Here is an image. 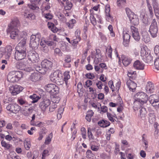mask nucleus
<instances>
[{
    "mask_svg": "<svg viewBox=\"0 0 159 159\" xmlns=\"http://www.w3.org/2000/svg\"><path fill=\"white\" fill-rule=\"evenodd\" d=\"M106 20L108 21H113V17L111 16L110 14L109 15H106Z\"/></svg>",
    "mask_w": 159,
    "mask_h": 159,
    "instance_id": "obj_63",
    "label": "nucleus"
},
{
    "mask_svg": "<svg viewBox=\"0 0 159 159\" xmlns=\"http://www.w3.org/2000/svg\"><path fill=\"white\" fill-rule=\"evenodd\" d=\"M50 104L51 102L49 99H44L39 103V107L42 111L44 112Z\"/></svg>",
    "mask_w": 159,
    "mask_h": 159,
    "instance_id": "obj_9",
    "label": "nucleus"
},
{
    "mask_svg": "<svg viewBox=\"0 0 159 159\" xmlns=\"http://www.w3.org/2000/svg\"><path fill=\"white\" fill-rule=\"evenodd\" d=\"M131 59L128 57H124L122 59V62L125 66H127L130 63Z\"/></svg>",
    "mask_w": 159,
    "mask_h": 159,
    "instance_id": "obj_32",
    "label": "nucleus"
},
{
    "mask_svg": "<svg viewBox=\"0 0 159 159\" xmlns=\"http://www.w3.org/2000/svg\"><path fill=\"white\" fill-rule=\"evenodd\" d=\"M126 13L131 24L137 25L139 24V20L137 15L134 14L130 9L128 8H125Z\"/></svg>",
    "mask_w": 159,
    "mask_h": 159,
    "instance_id": "obj_3",
    "label": "nucleus"
},
{
    "mask_svg": "<svg viewBox=\"0 0 159 159\" xmlns=\"http://www.w3.org/2000/svg\"><path fill=\"white\" fill-rule=\"evenodd\" d=\"M14 73V71H12L9 73L7 76L8 81L12 83L18 81V79L16 78Z\"/></svg>",
    "mask_w": 159,
    "mask_h": 159,
    "instance_id": "obj_21",
    "label": "nucleus"
},
{
    "mask_svg": "<svg viewBox=\"0 0 159 159\" xmlns=\"http://www.w3.org/2000/svg\"><path fill=\"white\" fill-rule=\"evenodd\" d=\"M125 1L126 0H117V6L120 7H123L125 3Z\"/></svg>",
    "mask_w": 159,
    "mask_h": 159,
    "instance_id": "obj_40",
    "label": "nucleus"
},
{
    "mask_svg": "<svg viewBox=\"0 0 159 159\" xmlns=\"http://www.w3.org/2000/svg\"><path fill=\"white\" fill-rule=\"evenodd\" d=\"M29 98L32 100V102L33 103L37 102L40 98L39 96H37L36 94H34L33 95L30 96Z\"/></svg>",
    "mask_w": 159,
    "mask_h": 159,
    "instance_id": "obj_33",
    "label": "nucleus"
},
{
    "mask_svg": "<svg viewBox=\"0 0 159 159\" xmlns=\"http://www.w3.org/2000/svg\"><path fill=\"white\" fill-rule=\"evenodd\" d=\"M6 108L10 111L16 114L20 110V107L16 104H10Z\"/></svg>",
    "mask_w": 159,
    "mask_h": 159,
    "instance_id": "obj_10",
    "label": "nucleus"
},
{
    "mask_svg": "<svg viewBox=\"0 0 159 159\" xmlns=\"http://www.w3.org/2000/svg\"><path fill=\"white\" fill-rule=\"evenodd\" d=\"M145 107V106H143L141 105V107H140L138 109L135 108H134L135 110H137L139 108H140L141 107V109L140 110V117L143 120H144L145 119V118L146 116V114L147 113L146 109L144 107Z\"/></svg>",
    "mask_w": 159,
    "mask_h": 159,
    "instance_id": "obj_24",
    "label": "nucleus"
},
{
    "mask_svg": "<svg viewBox=\"0 0 159 159\" xmlns=\"http://www.w3.org/2000/svg\"><path fill=\"white\" fill-rule=\"evenodd\" d=\"M52 6V4L49 2H45L42 5L41 7L42 10L44 11L45 10H48Z\"/></svg>",
    "mask_w": 159,
    "mask_h": 159,
    "instance_id": "obj_28",
    "label": "nucleus"
},
{
    "mask_svg": "<svg viewBox=\"0 0 159 159\" xmlns=\"http://www.w3.org/2000/svg\"><path fill=\"white\" fill-rule=\"evenodd\" d=\"M158 31L157 23L155 19H153L150 26L149 32L153 38L157 36Z\"/></svg>",
    "mask_w": 159,
    "mask_h": 159,
    "instance_id": "obj_5",
    "label": "nucleus"
},
{
    "mask_svg": "<svg viewBox=\"0 0 159 159\" xmlns=\"http://www.w3.org/2000/svg\"><path fill=\"white\" fill-rule=\"evenodd\" d=\"M154 65L156 69L159 70V57L157 58L155 60Z\"/></svg>",
    "mask_w": 159,
    "mask_h": 159,
    "instance_id": "obj_53",
    "label": "nucleus"
},
{
    "mask_svg": "<svg viewBox=\"0 0 159 159\" xmlns=\"http://www.w3.org/2000/svg\"><path fill=\"white\" fill-rule=\"evenodd\" d=\"M126 84L129 90L133 92L134 91L137 86L136 84L130 80L127 81Z\"/></svg>",
    "mask_w": 159,
    "mask_h": 159,
    "instance_id": "obj_25",
    "label": "nucleus"
},
{
    "mask_svg": "<svg viewBox=\"0 0 159 159\" xmlns=\"http://www.w3.org/2000/svg\"><path fill=\"white\" fill-rule=\"evenodd\" d=\"M54 55L55 56H62V53L59 48H57L54 50Z\"/></svg>",
    "mask_w": 159,
    "mask_h": 159,
    "instance_id": "obj_45",
    "label": "nucleus"
},
{
    "mask_svg": "<svg viewBox=\"0 0 159 159\" xmlns=\"http://www.w3.org/2000/svg\"><path fill=\"white\" fill-rule=\"evenodd\" d=\"M26 52L16 51L15 54V58L17 60H21L25 58Z\"/></svg>",
    "mask_w": 159,
    "mask_h": 159,
    "instance_id": "obj_15",
    "label": "nucleus"
},
{
    "mask_svg": "<svg viewBox=\"0 0 159 159\" xmlns=\"http://www.w3.org/2000/svg\"><path fill=\"white\" fill-rule=\"evenodd\" d=\"M18 102L21 105H24L27 104V102L25 100L22 98L18 99Z\"/></svg>",
    "mask_w": 159,
    "mask_h": 159,
    "instance_id": "obj_54",
    "label": "nucleus"
},
{
    "mask_svg": "<svg viewBox=\"0 0 159 159\" xmlns=\"http://www.w3.org/2000/svg\"><path fill=\"white\" fill-rule=\"evenodd\" d=\"M40 78L39 75L36 73H34L31 74L30 78L33 81L36 82Z\"/></svg>",
    "mask_w": 159,
    "mask_h": 159,
    "instance_id": "obj_30",
    "label": "nucleus"
},
{
    "mask_svg": "<svg viewBox=\"0 0 159 159\" xmlns=\"http://www.w3.org/2000/svg\"><path fill=\"white\" fill-rule=\"evenodd\" d=\"M100 52L99 49H97L96 53L93 52H91V57L92 58H94V62L95 64H97L101 60Z\"/></svg>",
    "mask_w": 159,
    "mask_h": 159,
    "instance_id": "obj_12",
    "label": "nucleus"
},
{
    "mask_svg": "<svg viewBox=\"0 0 159 159\" xmlns=\"http://www.w3.org/2000/svg\"><path fill=\"white\" fill-rule=\"evenodd\" d=\"M52 137V133H51L50 134L48 135V137L46 139L45 144H48L50 143L51 141V139Z\"/></svg>",
    "mask_w": 159,
    "mask_h": 159,
    "instance_id": "obj_39",
    "label": "nucleus"
},
{
    "mask_svg": "<svg viewBox=\"0 0 159 159\" xmlns=\"http://www.w3.org/2000/svg\"><path fill=\"white\" fill-rule=\"evenodd\" d=\"M6 51L7 52V54L9 57L11 54L12 51V47L10 45H8L6 47Z\"/></svg>",
    "mask_w": 159,
    "mask_h": 159,
    "instance_id": "obj_44",
    "label": "nucleus"
},
{
    "mask_svg": "<svg viewBox=\"0 0 159 159\" xmlns=\"http://www.w3.org/2000/svg\"><path fill=\"white\" fill-rule=\"evenodd\" d=\"M65 61L66 63H69L71 61V58L69 55L66 56L65 57Z\"/></svg>",
    "mask_w": 159,
    "mask_h": 159,
    "instance_id": "obj_59",
    "label": "nucleus"
},
{
    "mask_svg": "<svg viewBox=\"0 0 159 159\" xmlns=\"http://www.w3.org/2000/svg\"><path fill=\"white\" fill-rule=\"evenodd\" d=\"M16 67L17 69L22 70H25L26 68L24 64L22 62L17 63L16 65Z\"/></svg>",
    "mask_w": 159,
    "mask_h": 159,
    "instance_id": "obj_35",
    "label": "nucleus"
},
{
    "mask_svg": "<svg viewBox=\"0 0 159 159\" xmlns=\"http://www.w3.org/2000/svg\"><path fill=\"white\" fill-rule=\"evenodd\" d=\"M20 36L21 38H22V39L21 40V41H25L26 42V41L27 39V33L25 32H22L20 33Z\"/></svg>",
    "mask_w": 159,
    "mask_h": 159,
    "instance_id": "obj_36",
    "label": "nucleus"
},
{
    "mask_svg": "<svg viewBox=\"0 0 159 159\" xmlns=\"http://www.w3.org/2000/svg\"><path fill=\"white\" fill-rule=\"evenodd\" d=\"M12 99L11 97H5L4 100L3 102L5 103H9L10 102H12Z\"/></svg>",
    "mask_w": 159,
    "mask_h": 159,
    "instance_id": "obj_52",
    "label": "nucleus"
},
{
    "mask_svg": "<svg viewBox=\"0 0 159 159\" xmlns=\"http://www.w3.org/2000/svg\"><path fill=\"white\" fill-rule=\"evenodd\" d=\"M142 37V39L146 43H148L150 41L149 35L146 31H142L141 33Z\"/></svg>",
    "mask_w": 159,
    "mask_h": 159,
    "instance_id": "obj_26",
    "label": "nucleus"
},
{
    "mask_svg": "<svg viewBox=\"0 0 159 159\" xmlns=\"http://www.w3.org/2000/svg\"><path fill=\"white\" fill-rule=\"evenodd\" d=\"M64 80L66 84L67 85V80L69 79L70 78V76L69 74V72H66L64 73Z\"/></svg>",
    "mask_w": 159,
    "mask_h": 159,
    "instance_id": "obj_37",
    "label": "nucleus"
},
{
    "mask_svg": "<svg viewBox=\"0 0 159 159\" xmlns=\"http://www.w3.org/2000/svg\"><path fill=\"white\" fill-rule=\"evenodd\" d=\"M154 52L157 55L159 54V46H156L154 49Z\"/></svg>",
    "mask_w": 159,
    "mask_h": 159,
    "instance_id": "obj_60",
    "label": "nucleus"
},
{
    "mask_svg": "<svg viewBox=\"0 0 159 159\" xmlns=\"http://www.w3.org/2000/svg\"><path fill=\"white\" fill-rule=\"evenodd\" d=\"M156 120L155 116L153 112L149 114V121L151 124L153 123Z\"/></svg>",
    "mask_w": 159,
    "mask_h": 159,
    "instance_id": "obj_31",
    "label": "nucleus"
},
{
    "mask_svg": "<svg viewBox=\"0 0 159 159\" xmlns=\"http://www.w3.org/2000/svg\"><path fill=\"white\" fill-rule=\"evenodd\" d=\"M19 25V21L17 19H14L11 23L8 25V28L7 30V33L10 34V37L12 39H15L16 37L18 39L20 38L19 37V30L17 29Z\"/></svg>",
    "mask_w": 159,
    "mask_h": 159,
    "instance_id": "obj_2",
    "label": "nucleus"
},
{
    "mask_svg": "<svg viewBox=\"0 0 159 159\" xmlns=\"http://www.w3.org/2000/svg\"><path fill=\"white\" fill-rule=\"evenodd\" d=\"M14 74L16 77V78L18 79V81L22 78L23 76V74L21 71H14Z\"/></svg>",
    "mask_w": 159,
    "mask_h": 159,
    "instance_id": "obj_38",
    "label": "nucleus"
},
{
    "mask_svg": "<svg viewBox=\"0 0 159 159\" xmlns=\"http://www.w3.org/2000/svg\"><path fill=\"white\" fill-rule=\"evenodd\" d=\"M54 43L52 41L46 40V44L48 46H51L54 45Z\"/></svg>",
    "mask_w": 159,
    "mask_h": 159,
    "instance_id": "obj_64",
    "label": "nucleus"
},
{
    "mask_svg": "<svg viewBox=\"0 0 159 159\" xmlns=\"http://www.w3.org/2000/svg\"><path fill=\"white\" fill-rule=\"evenodd\" d=\"M130 29L132 33V37L136 41H139L140 39V36L138 29L133 26L130 27Z\"/></svg>",
    "mask_w": 159,
    "mask_h": 159,
    "instance_id": "obj_11",
    "label": "nucleus"
},
{
    "mask_svg": "<svg viewBox=\"0 0 159 159\" xmlns=\"http://www.w3.org/2000/svg\"><path fill=\"white\" fill-rule=\"evenodd\" d=\"M48 151L47 150H45L43 151L42 154V159H45V157L49 155Z\"/></svg>",
    "mask_w": 159,
    "mask_h": 159,
    "instance_id": "obj_50",
    "label": "nucleus"
},
{
    "mask_svg": "<svg viewBox=\"0 0 159 159\" xmlns=\"http://www.w3.org/2000/svg\"><path fill=\"white\" fill-rule=\"evenodd\" d=\"M51 25L50 24H48V28H51V30L54 33L57 32V29L54 26V24L51 23Z\"/></svg>",
    "mask_w": 159,
    "mask_h": 159,
    "instance_id": "obj_46",
    "label": "nucleus"
},
{
    "mask_svg": "<svg viewBox=\"0 0 159 159\" xmlns=\"http://www.w3.org/2000/svg\"><path fill=\"white\" fill-rule=\"evenodd\" d=\"M51 97L52 102L55 103H58L60 100V98L58 94L51 95Z\"/></svg>",
    "mask_w": 159,
    "mask_h": 159,
    "instance_id": "obj_29",
    "label": "nucleus"
},
{
    "mask_svg": "<svg viewBox=\"0 0 159 159\" xmlns=\"http://www.w3.org/2000/svg\"><path fill=\"white\" fill-rule=\"evenodd\" d=\"M23 89V87L19 85H16L10 88V92L12 95H16L18 94Z\"/></svg>",
    "mask_w": 159,
    "mask_h": 159,
    "instance_id": "obj_13",
    "label": "nucleus"
},
{
    "mask_svg": "<svg viewBox=\"0 0 159 159\" xmlns=\"http://www.w3.org/2000/svg\"><path fill=\"white\" fill-rule=\"evenodd\" d=\"M81 131L83 138L84 139H85L86 136L85 129L84 127L82 128L81 129Z\"/></svg>",
    "mask_w": 159,
    "mask_h": 159,
    "instance_id": "obj_49",
    "label": "nucleus"
},
{
    "mask_svg": "<svg viewBox=\"0 0 159 159\" xmlns=\"http://www.w3.org/2000/svg\"><path fill=\"white\" fill-rule=\"evenodd\" d=\"M28 59L33 63L37 62L39 59L38 54L34 51H30L28 52Z\"/></svg>",
    "mask_w": 159,
    "mask_h": 159,
    "instance_id": "obj_7",
    "label": "nucleus"
},
{
    "mask_svg": "<svg viewBox=\"0 0 159 159\" xmlns=\"http://www.w3.org/2000/svg\"><path fill=\"white\" fill-rule=\"evenodd\" d=\"M123 44L125 47H127L129 42L130 36L126 31L123 32Z\"/></svg>",
    "mask_w": 159,
    "mask_h": 159,
    "instance_id": "obj_19",
    "label": "nucleus"
},
{
    "mask_svg": "<svg viewBox=\"0 0 159 159\" xmlns=\"http://www.w3.org/2000/svg\"><path fill=\"white\" fill-rule=\"evenodd\" d=\"M16 51L26 52V42L20 41L16 47Z\"/></svg>",
    "mask_w": 159,
    "mask_h": 159,
    "instance_id": "obj_16",
    "label": "nucleus"
},
{
    "mask_svg": "<svg viewBox=\"0 0 159 159\" xmlns=\"http://www.w3.org/2000/svg\"><path fill=\"white\" fill-rule=\"evenodd\" d=\"M41 38V35L39 34L32 35L31 36L30 45L33 49L38 48Z\"/></svg>",
    "mask_w": 159,
    "mask_h": 159,
    "instance_id": "obj_4",
    "label": "nucleus"
},
{
    "mask_svg": "<svg viewBox=\"0 0 159 159\" xmlns=\"http://www.w3.org/2000/svg\"><path fill=\"white\" fill-rule=\"evenodd\" d=\"M106 54H107L108 57L111 58V54L112 52V49L111 46L109 47V48L106 49Z\"/></svg>",
    "mask_w": 159,
    "mask_h": 159,
    "instance_id": "obj_43",
    "label": "nucleus"
},
{
    "mask_svg": "<svg viewBox=\"0 0 159 159\" xmlns=\"http://www.w3.org/2000/svg\"><path fill=\"white\" fill-rule=\"evenodd\" d=\"M25 147L27 150H28L31 147L30 143L29 140H25L24 142Z\"/></svg>",
    "mask_w": 159,
    "mask_h": 159,
    "instance_id": "obj_41",
    "label": "nucleus"
},
{
    "mask_svg": "<svg viewBox=\"0 0 159 159\" xmlns=\"http://www.w3.org/2000/svg\"><path fill=\"white\" fill-rule=\"evenodd\" d=\"M145 89L146 92L148 93H153L154 90L153 84L151 82H147L145 87Z\"/></svg>",
    "mask_w": 159,
    "mask_h": 159,
    "instance_id": "obj_20",
    "label": "nucleus"
},
{
    "mask_svg": "<svg viewBox=\"0 0 159 159\" xmlns=\"http://www.w3.org/2000/svg\"><path fill=\"white\" fill-rule=\"evenodd\" d=\"M57 107V105L55 103L52 102L49 106V111L50 112L54 111Z\"/></svg>",
    "mask_w": 159,
    "mask_h": 159,
    "instance_id": "obj_42",
    "label": "nucleus"
},
{
    "mask_svg": "<svg viewBox=\"0 0 159 159\" xmlns=\"http://www.w3.org/2000/svg\"><path fill=\"white\" fill-rule=\"evenodd\" d=\"M64 7V9L66 10H70L72 7V3L70 1H67L65 2V5H63Z\"/></svg>",
    "mask_w": 159,
    "mask_h": 159,
    "instance_id": "obj_34",
    "label": "nucleus"
},
{
    "mask_svg": "<svg viewBox=\"0 0 159 159\" xmlns=\"http://www.w3.org/2000/svg\"><path fill=\"white\" fill-rule=\"evenodd\" d=\"M87 157L88 158H91L93 156V154L90 150H88L86 152Z\"/></svg>",
    "mask_w": 159,
    "mask_h": 159,
    "instance_id": "obj_51",
    "label": "nucleus"
},
{
    "mask_svg": "<svg viewBox=\"0 0 159 159\" xmlns=\"http://www.w3.org/2000/svg\"><path fill=\"white\" fill-rule=\"evenodd\" d=\"M90 19L93 25H96V20L93 16H91L90 17Z\"/></svg>",
    "mask_w": 159,
    "mask_h": 159,
    "instance_id": "obj_56",
    "label": "nucleus"
},
{
    "mask_svg": "<svg viewBox=\"0 0 159 159\" xmlns=\"http://www.w3.org/2000/svg\"><path fill=\"white\" fill-rule=\"evenodd\" d=\"M1 143L2 146L5 147L7 149H9L11 146V145L8 143H6L5 141H2Z\"/></svg>",
    "mask_w": 159,
    "mask_h": 159,
    "instance_id": "obj_47",
    "label": "nucleus"
},
{
    "mask_svg": "<svg viewBox=\"0 0 159 159\" xmlns=\"http://www.w3.org/2000/svg\"><path fill=\"white\" fill-rule=\"evenodd\" d=\"M83 86L81 83L79 82L77 85V91L78 93L81 92V90L82 89Z\"/></svg>",
    "mask_w": 159,
    "mask_h": 159,
    "instance_id": "obj_55",
    "label": "nucleus"
},
{
    "mask_svg": "<svg viewBox=\"0 0 159 159\" xmlns=\"http://www.w3.org/2000/svg\"><path fill=\"white\" fill-rule=\"evenodd\" d=\"M101 112L105 113L107 111V107L105 106H103L101 107Z\"/></svg>",
    "mask_w": 159,
    "mask_h": 159,
    "instance_id": "obj_58",
    "label": "nucleus"
},
{
    "mask_svg": "<svg viewBox=\"0 0 159 159\" xmlns=\"http://www.w3.org/2000/svg\"><path fill=\"white\" fill-rule=\"evenodd\" d=\"M80 31L77 30L75 32V35L73 37V40L71 41L72 45L75 46L77 44L80 40L81 38L80 37Z\"/></svg>",
    "mask_w": 159,
    "mask_h": 159,
    "instance_id": "obj_17",
    "label": "nucleus"
},
{
    "mask_svg": "<svg viewBox=\"0 0 159 159\" xmlns=\"http://www.w3.org/2000/svg\"><path fill=\"white\" fill-rule=\"evenodd\" d=\"M45 89L49 92L51 95L58 94L59 92V88L55 84H48L45 87Z\"/></svg>",
    "mask_w": 159,
    "mask_h": 159,
    "instance_id": "obj_6",
    "label": "nucleus"
},
{
    "mask_svg": "<svg viewBox=\"0 0 159 159\" xmlns=\"http://www.w3.org/2000/svg\"><path fill=\"white\" fill-rule=\"evenodd\" d=\"M150 103L153 106L156 105V103H158L159 101V98L158 96L156 94H152L148 98Z\"/></svg>",
    "mask_w": 159,
    "mask_h": 159,
    "instance_id": "obj_18",
    "label": "nucleus"
},
{
    "mask_svg": "<svg viewBox=\"0 0 159 159\" xmlns=\"http://www.w3.org/2000/svg\"><path fill=\"white\" fill-rule=\"evenodd\" d=\"M98 125L102 127H106L109 126L110 124V122L106 120H102L99 121L98 123Z\"/></svg>",
    "mask_w": 159,
    "mask_h": 159,
    "instance_id": "obj_27",
    "label": "nucleus"
},
{
    "mask_svg": "<svg viewBox=\"0 0 159 159\" xmlns=\"http://www.w3.org/2000/svg\"><path fill=\"white\" fill-rule=\"evenodd\" d=\"M144 66V64L139 60L135 61L133 64L134 67L136 69L139 70H143Z\"/></svg>",
    "mask_w": 159,
    "mask_h": 159,
    "instance_id": "obj_22",
    "label": "nucleus"
},
{
    "mask_svg": "<svg viewBox=\"0 0 159 159\" xmlns=\"http://www.w3.org/2000/svg\"><path fill=\"white\" fill-rule=\"evenodd\" d=\"M152 5L153 6V8L159 7L157 0H152Z\"/></svg>",
    "mask_w": 159,
    "mask_h": 159,
    "instance_id": "obj_62",
    "label": "nucleus"
},
{
    "mask_svg": "<svg viewBox=\"0 0 159 159\" xmlns=\"http://www.w3.org/2000/svg\"><path fill=\"white\" fill-rule=\"evenodd\" d=\"M52 65V62L47 59L43 60L41 63V66L43 67H46L47 69L51 68Z\"/></svg>",
    "mask_w": 159,
    "mask_h": 159,
    "instance_id": "obj_23",
    "label": "nucleus"
},
{
    "mask_svg": "<svg viewBox=\"0 0 159 159\" xmlns=\"http://www.w3.org/2000/svg\"><path fill=\"white\" fill-rule=\"evenodd\" d=\"M87 133L89 139H93L94 137L91 132V129L89 127L88 128Z\"/></svg>",
    "mask_w": 159,
    "mask_h": 159,
    "instance_id": "obj_48",
    "label": "nucleus"
},
{
    "mask_svg": "<svg viewBox=\"0 0 159 159\" xmlns=\"http://www.w3.org/2000/svg\"><path fill=\"white\" fill-rule=\"evenodd\" d=\"M148 96L143 92H138L135 95V101L134 107L138 109L142 106H146L148 100Z\"/></svg>",
    "mask_w": 159,
    "mask_h": 159,
    "instance_id": "obj_1",
    "label": "nucleus"
},
{
    "mask_svg": "<svg viewBox=\"0 0 159 159\" xmlns=\"http://www.w3.org/2000/svg\"><path fill=\"white\" fill-rule=\"evenodd\" d=\"M141 53L146 62L149 63L152 60V56L150 53H148V52H147L146 50H142Z\"/></svg>",
    "mask_w": 159,
    "mask_h": 159,
    "instance_id": "obj_14",
    "label": "nucleus"
},
{
    "mask_svg": "<svg viewBox=\"0 0 159 159\" xmlns=\"http://www.w3.org/2000/svg\"><path fill=\"white\" fill-rule=\"evenodd\" d=\"M107 116L109 120L112 122L114 121V119L113 118L112 115L109 113L107 112Z\"/></svg>",
    "mask_w": 159,
    "mask_h": 159,
    "instance_id": "obj_57",
    "label": "nucleus"
},
{
    "mask_svg": "<svg viewBox=\"0 0 159 159\" xmlns=\"http://www.w3.org/2000/svg\"><path fill=\"white\" fill-rule=\"evenodd\" d=\"M35 128L34 127H32L30 128V130H28L27 133L30 135H32L34 133V131H35Z\"/></svg>",
    "mask_w": 159,
    "mask_h": 159,
    "instance_id": "obj_61",
    "label": "nucleus"
},
{
    "mask_svg": "<svg viewBox=\"0 0 159 159\" xmlns=\"http://www.w3.org/2000/svg\"><path fill=\"white\" fill-rule=\"evenodd\" d=\"M62 77V74L59 71H57L52 74L50 75L51 80L54 82L59 81Z\"/></svg>",
    "mask_w": 159,
    "mask_h": 159,
    "instance_id": "obj_8",
    "label": "nucleus"
}]
</instances>
